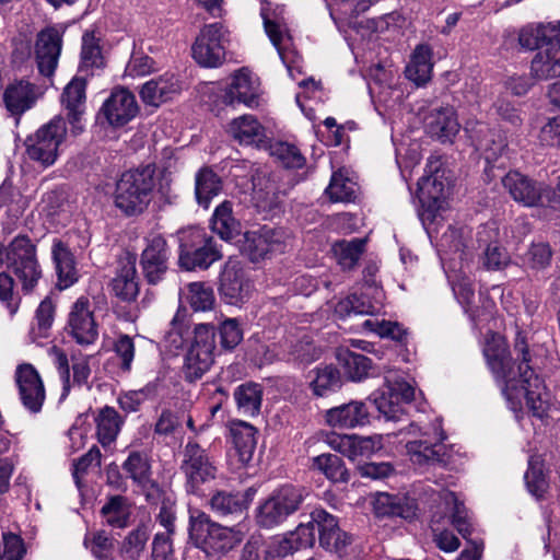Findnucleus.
Segmentation results:
<instances>
[{
    "label": "nucleus",
    "instance_id": "nucleus-1",
    "mask_svg": "<svg viewBox=\"0 0 560 560\" xmlns=\"http://www.w3.org/2000/svg\"><path fill=\"white\" fill-rule=\"evenodd\" d=\"M514 352L521 360L516 368L504 342L488 343L483 350L491 372L502 383L503 395L511 408L516 410L521 405V397L524 396L533 415L542 419L549 408V394L544 382L529 365L530 353L526 337L521 331L516 334Z\"/></svg>",
    "mask_w": 560,
    "mask_h": 560
},
{
    "label": "nucleus",
    "instance_id": "nucleus-2",
    "mask_svg": "<svg viewBox=\"0 0 560 560\" xmlns=\"http://www.w3.org/2000/svg\"><path fill=\"white\" fill-rule=\"evenodd\" d=\"M189 539L207 557L222 558L235 550L244 540L245 532L238 526H224L201 511L189 516Z\"/></svg>",
    "mask_w": 560,
    "mask_h": 560
},
{
    "label": "nucleus",
    "instance_id": "nucleus-3",
    "mask_svg": "<svg viewBox=\"0 0 560 560\" xmlns=\"http://www.w3.org/2000/svg\"><path fill=\"white\" fill-rule=\"evenodd\" d=\"M155 187V166L147 164L126 171L116 183L114 203L125 215L133 217L149 207Z\"/></svg>",
    "mask_w": 560,
    "mask_h": 560
},
{
    "label": "nucleus",
    "instance_id": "nucleus-4",
    "mask_svg": "<svg viewBox=\"0 0 560 560\" xmlns=\"http://www.w3.org/2000/svg\"><path fill=\"white\" fill-rule=\"evenodd\" d=\"M405 430L408 434L415 435V439L406 444L412 464L419 467L448 465L451 454L444 444L446 435L440 421L436 420L430 428L410 423Z\"/></svg>",
    "mask_w": 560,
    "mask_h": 560
},
{
    "label": "nucleus",
    "instance_id": "nucleus-5",
    "mask_svg": "<svg viewBox=\"0 0 560 560\" xmlns=\"http://www.w3.org/2000/svg\"><path fill=\"white\" fill-rule=\"evenodd\" d=\"M4 262L25 292H31L42 277L36 246L26 235L15 236L8 246L0 242V265Z\"/></svg>",
    "mask_w": 560,
    "mask_h": 560
},
{
    "label": "nucleus",
    "instance_id": "nucleus-6",
    "mask_svg": "<svg viewBox=\"0 0 560 560\" xmlns=\"http://www.w3.org/2000/svg\"><path fill=\"white\" fill-rule=\"evenodd\" d=\"M308 492L305 488L285 483L279 486L256 509V523L262 528H275L296 513Z\"/></svg>",
    "mask_w": 560,
    "mask_h": 560
},
{
    "label": "nucleus",
    "instance_id": "nucleus-7",
    "mask_svg": "<svg viewBox=\"0 0 560 560\" xmlns=\"http://www.w3.org/2000/svg\"><path fill=\"white\" fill-rule=\"evenodd\" d=\"M213 240L200 228H189L179 232L178 262L185 270L208 269L221 259Z\"/></svg>",
    "mask_w": 560,
    "mask_h": 560
},
{
    "label": "nucleus",
    "instance_id": "nucleus-8",
    "mask_svg": "<svg viewBox=\"0 0 560 560\" xmlns=\"http://www.w3.org/2000/svg\"><path fill=\"white\" fill-rule=\"evenodd\" d=\"M502 184L510 196L525 207L542 206L547 202L551 208L560 210V175L557 189L552 194L544 183L536 182L517 171L509 172L502 178Z\"/></svg>",
    "mask_w": 560,
    "mask_h": 560
},
{
    "label": "nucleus",
    "instance_id": "nucleus-9",
    "mask_svg": "<svg viewBox=\"0 0 560 560\" xmlns=\"http://www.w3.org/2000/svg\"><path fill=\"white\" fill-rule=\"evenodd\" d=\"M214 328L210 324H199L194 330V340L185 355L183 374L186 381L195 382L207 373L214 362Z\"/></svg>",
    "mask_w": 560,
    "mask_h": 560
},
{
    "label": "nucleus",
    "instance_id": "nucleus-10",
    "mask_svg": "<svg viewBox=\"0 0 560 560\" xmlns=\"http://www.w3.org/2000/svg\"><path fill=\"white\" fill-rule=\"evenodd\" d=\"M179 470L185 476L186 489L190 493H196L201 485L213 480L218 472L208 450L195 440H188L184 446Z\"/></svg>",
    "mask_w": 560,
    "mask_h": 560
},
{
    "label": "nucleus",
    "instance_id": "nucleus-11",
    "mask_svg": "<svg viewBox=\"0 0 560 560\" xmlns=\"http://www.w3.org/2000/svg\"><path fill=\"white\" fill-rule=\"evenodd\" d=\"M67 128L62 117H55L25 140L27 156L44 166L52 165L59 145L66 138Z\"/></svg>",
    "mask_w": 560,
    "mask_h": 560
},
{
    "label": "nucleus",
    "instance_id": "nucleus-12",
    "mask_svg": "<svg viewBox=\"0 0 560 560\" xmlns=\"http://www.w3.org/2000/svg\"><path fill=\"white\" fill-rule=\"evenodd\" d=\"M283 11L284 8L282 5L271 8V3L269 1H261L260 15L264 21L265 32L272 45L276 47L283 65L287 67L290 77L295 79L294 70L300 71V57L296 52L287 50L290 36L283 22Z\"/></svg>",
    "mask_w": 560,
    "mask_h": 560
},
{
    "label": "nucleus",
    "instance_id": "nucleus-13",
    "mask_svg": "<svg viewBox=\"0 0 560 560\" xmlns=\"http://www.w3.org/2000/svg\"><path fill=\"white\" fill-rule=\"evenodd\" d=\"M385 386L386 392L374 394V404L386 420L399 421L405 415L401 404L415 398V387L396 372L386 374Z\"/></svg>",
    "mask_w": 560,
    "mask_h": 560
},
{
    "label": "nucleus",
    "instance_id": "nucleus-14",
    "mask_svg": "<svg viewBox=\"0 0 560 560\" xmlns=\"http://www.w3.org/2000/svg\"><path fill=\"white\" fill-rule=\"evenodd\" d=\"M290 241L282 228L264 225L244 234L243 253L254 262L266 259L273 254L283 253Z\"/></svg>",
    "mask_w": 560,
    "mask_h": 560
},
{
    "label": "nucleus",
    "instance_id": "nucleus-15",
    "mask_svg": "<svg viewBox=\"0 0 560 560\" xmlns=\"http://www.w3.org/2000/svg\"><path fill=\"white\" fill-rule=\"evenodd\" d=\"M224 38L222 24L205 25L191 47L197 63L207 68L219 67L225 58Z\"/></svg>",
    "mask_w": 560,
    "mask_h": 560
},
{
    "label": "nucleus",
    "instance_id": "nucleus-16",
    "mask_svg": "<svg viewBox=\"0 0 560 560\" xmlns=\"http://www.w3.org/2000/svg\"><path fill=\"white\" fill-rule=\"evenodd\" d=\"M435 170L418 182V198L421 205L419 217L423 223L434 222L438 214L444 210L448 195V185Z\"/></svg>",
    "mask_w": 560,
    "mask_h": 560
},
{
    "label": "nucleus",
    "instance_id": "nucleus-17",
    "mask_svg": "<svg viewBox=\"0 0 560 560\" xmlns=\"http://www.w3.org/2000/svg\"><path fill=\"white\" fill-rule=\"evenodd\" d=\"M65 329L81 346H90L97 340L98 327L92 303L86 296H80L70 306Z\"/></svg>",
    "mask_w": 560,
    "mask_h": 560
},
{
    "label": "nucleus",
    "instance_id": "nucleus-18",
    "mask_svg": "<svg viewBox=\"0 0 560 560\" xmlns=\"http://www.w3.org/2000/svg\"><path fill=\"white\" fill-rule=\"evenodd\" d=\"M170 255L166 240L161 234L151 233L145 237L140 267L148 283L155 285L164 279L168 270Z\"/></svg>",
    "mask_w": 560,
    "mask_h": 560
},
{
    "label": "nucleus",
    "instance_id": "nucleus-19",
    "mask_svg": "<svg viewBox=\"0 0 560 560\" xmlns=\"http://www.w3.org/2000/svg\"><path fill=\"white\" fill-rule=\"evenodd\" d=\"M555 38L540 46L530 62V74L537 81L560 77V21L549 24Z\"/></svg>",
    "mask_w": 560,
    "mask_h": 560
},
{
    "label": "nucleus",
    "instance_id": "nucleus-20",
    "mask_svg": "<svg viewBox=\"0 0 560 560\" xmlns=\"http://www.w3.org/2000/svg\"><path fill=\"white\" fill-rule=\"evenodd\" d=\"M308 524L312 528H317L322 547L339 556L346 553L347 547L351 544V537L339 528L334 515L323 509H315L310 514Z\"/></svg>",
    "mask_w": 560,
    "mask_h": 560
},
{
    "label": "nucleus",
    "instance_id": "nucleus-21",
    "mask_svg": "<svg viewBox=\"0 0 560 560\" xmlns=\"http://www.w3.org/2000/svg\"><path fill=\"white\" fill-rule=\"evenodd\" d=\"M15 384L19 397L28 411L37 413L42 410L46 393L44 383L37 370L30 363L18 365L15 370Z\"/></svg>",
    "mask_w": 560,
    "mask_h": 560
},
{
    "label": "nucleus",
    "instance_id": "nucleus-22",
    "mask_svg": "<svg viewBox=\"0 0 560 560\" xmlns=\"http://www.w3.org/2000/svg\"><path fill=\"white\" fill-rule=\"evenodd\" d=\"M252 289L253 284L240 261L229 260L225 262L219 285V292L223 300L230 305H241L249 299Z\"/></svg>",
    "mask_w": 560,
    "mask_h": 560
},
{
    "label": "nucleus",
    "instance_id": "nucleus-23",
    "mask_svg": "<svg viewBox=\"0 0 560 560\" xmlns=\"http://www.w3.org/2000/svg\"><path fill=\"white\" fill-rule=\"evenodd\" d=\"M62 39L52 27L40 31L35 42V60L40 74L51 77L58 66Z\"/></svg>",
    "mask_w": 560,
    "mask_h": 560
},
{
    "label": "nucleus",
    "instance_id": "nucleus-24",
    "mask_svg": "<svg viewBox=\"0 0 560 560\" xmlns=\"http://www.w3.org/2000/svg\"><path fill=\"white\" fill-rule=\"evenodd\" d=\"M330 447L350 460L369 457L382 448V436H359L355 434H332L328 438Z\"/></svg>",
    "mask_w": 560,
    "mask_h": 560
},
{
    "label": "nucleus",
    "instance_id": "nucleus-25",
    "mask_svg": "<svg viewBox=\"0 0 560 560\" xmlns=\"http://www.w3.org/2000/svg\"><path fill=\"white\" fill-rule=\"evenodd\" d=\"M102 110L110 126L121 127L137 116L139 106L136 96L130 91L117 89L105 101Z\"/></svg>",
    "mask_w": 560,
    "mask_h": 560
},
{
    "label": "nucleus",
    "instance_id": "nucleus-26",
    "mask_svg": "<svg viewBox=\"0 0 560 560\" xmlns=\"http://www.w3.org/2000/svg\"><path fill=\"white\" fill-rule=\"evenodd\" d=\"M315 542L314 528L306 523H301L295 530L281 538H276L266 547L265 560L275 557H285L302 548L312 547Z\"/></svg>",
    "mask_w": 560,
    "mask_h": 560
},
{
    "label": "nucleus",
    "instance_id": "nucleus-27",
    "mask_svg": "<svg viewBox=\"0 0 560 560\" xmlns=\"http://www.w3.org/2000/svg\"><path fill=\"white\" fill-rule=\"evenodd\" d=\"M425 131L442 142L452 141L459 131L455 109L451 105L436 106L430 109L424 117Z\"/></svg>",
    "mask_w": 560,
    "mask_h": 560
},
{
    "label": "nucleus",
    "instance_id": "nucleus-28",
    "mask_svg": "<svg viewBox=\"0 0 560 560\" xmlns=\"http://www.w3.org/2000/svg\"><path fill=\"white\" fill-rule=\"evenodd\" d=\"M61 104L66 117L74 133L83 130L82 116L85 112V81L80 78L72 79L61 94Z\"/></svg>",
    "mask_w": 560,
    "mask_h": 560
},
{
    "label": "nucleus",
    "instance_id": "nucleus-29",
    "mask_svg": "<svg viewBox=\"0 0 560 560\" xmlns=\"http://www.w3.org/2000/svg\"><path fill=\"white\" fill-rule=\"evenodd\" d=\"M369 416L366 405L363 401L353 400L328 409L325 420L334 428L353 429L369 423Z\"/></svg>",
    "mask_w": 560,
    "mask_h": 560
},
{
    "label": "nucleus",
    "instance_id": "nucleus-30",
    "mask_svg": "<svg viewBox=\"0 0 560 560\" xmlns=\"http://www.w3.org/2000/svg\"><path fill=\"white\" fill-rule=\"evenodd\" d=\"M229 132L240 144L267 148L269 138L266 128L253 115H243L233 119Z\"/></svg>",
    "mask_w": 560,
    "mask_h": 560
},
{
    "label": "nucleus",
    "instance_id": "nucleus-31",
    "mask_svg": "<svg viewBox=\"0 0 560 560\" xmlns=\"http://www.w3.org/2000/svg\"><path fill=\"white\" fill-rule=\"evenodd\" d=\"M226 98L231 104L237 101L248 107L259 106L260 83L258 78L245 69L237 71L228 90Z\"/></svg>",
    "mask_w": 560,
    "mask_h": 560
},
{
    "label": "nucleus",
    "instance_id": "nucleus-32",
    "mask_svg": "<svg viewBox=\"0 0 560 560\" xmlns=\"http://www.w3.org/2000/svg\"><path fill=\"white\" fill-rule=\"evenodd\" d=\"M126 476L130 478L142 491L156 486L152 478V464L150 454L144 450L129 451L127 458L121 465Z\"/></svg>",
    "mask_w": 560,
    "mask_h": 560
},
{
    "label": "nucleus",
    "instance_id": "nucleus-33",
    "mask_svg": "<svg viewBox=\"0 0 560 560\" xmlns=\"http://www.w3.org/2000/svg\"><path fill=\"white\" fill-rule=\"evenodd\" d=\"M179 91L177 78L172 73H164L145 82L140 90V96L144 104L158 107L172 100Z\"/></svg>",
    "mask_w": 560,
    "mask_h": 560
},
{
    "label": "nucleus",
    "instance_id": "nucleus-34",
    "mask_svg": "<svg viewBox=\"0 0 560 560\" xmlns=\"http://www.w3.org/2000/svg\"><path fill=\"white\" fill-rule=\"evenodd\" d=\"M51 257L58 278L59 289H67L79 279L75 258L68 244L60 238H54Z\"/></svg>",
    "mask_w": 560,
    "mask_h": 560
},
{
    "label": "nucleus",
    "instance_id": "nucleus-35",
    "mask_svg": "<svg viewBox=\"0 0 560 560\" xmlns=\"http://www.w3.org/2000/svg\"><path fill=\"white\" fill-rule=\"evenodd\" d=\"M39 95L35 84L21 80L7 86L3 102L12 115L20 116L35 105Z\"/></svg>",
    "mask_w": 560,
    "mask_h": 560
},
{
    "label": "nucleus",
    "instance_id": "nucleus-36",
    "mask_svg": "<svg viewBox=\"0 0 560 560\" xmlns=\"http://www.w3.org/2000/svg\"><path fill=\"white\" fill-rule=\"evenodd\" d=\"M480 246H486L482 256V266L488 270H498L508 266L510 261L506 250L493 238L497 237V229L483 226L478 231Z\"/></svg>",
    "mask_w": 560,
    "mask_h": 560
},
{
    "label": "nucleus",
    "instance_id": "nucleus-37",
    "mask_svg": "<svg viewBox=\"0 0 560 560\" xmlns=\"http://www.w3.org/2000/svg\"><path fill=\"white\" fill-rule=\"evenodd\" d=\"M231 442L242 465L248 464L256 448V430L252 424L243 421L233 422L230 429Z\"/></svg>",
    "mask_w": 560,
    "mask_h": 560
},
{
    "label": "nucleus",
    "instance_id": "nucleus-38",
    "mask_svg": "<svg viewBox=\"0 0 560 560\" xmlns=\"http://www.w3.org/2000/svg\"><path fill=\"white\" fill-rule=\"evenodd\" d=\"M432 49L429 45L416 46L410 61L406 67V77L417 85L425 84L432 74Z\"/></svg>",
    "mask_w": 560,
    "mask_h": 560
},
{
    "label": "nucleus",
    "instance_id": "nucleus-39",
    "mask_svg": "<svg viewBox=\"0 0 560 560\" xmlns=\"http://www.w3.org/2000/svg\"><path fill=\"white\" fill-rule=\"evenodd\" d=\"M222 189L220 176L210 167H201L195 175V197L197 203L208 209L211 200L217 197Z\"/></svg>",
    "mask_w": 560,
    "mask_h": 560
},
{
    "label": "nucleus",
    "instance_id": "nucleus-40",
    "mask_svg": "<svg viewBox=\"0 0 560 560\" xmlns=\"http://www.w3.org/2000/svg\"><path fill=\"white\" fill-rule=\"evenodd\" d=\"M101 516L104 523L112 528H126L130 524L131 504L124 495H112L102 506Z\"/></svg>",
    "mask_w": 560,
    "mask_h": 560
},
{
    "label": "nucleus",
    "instance_id": "nucleus-41",
    "mask_svg": "<svg viewBox=\"0 0 560 560\" xmlns=\"http://www.w3.org/2000/svg\"><path fill=\"white\" fill-rule=\"evenodd\" d=\"M211 229L223 241L231 242L241 234V224L233 217L232 203L223 201L220 203L212 215Z\"/></svg>",
    "mask_w": 560,
    "mask_h": 560
},
{
    "label": "nucleus",
    "instance_id": "nucleus-42",
    "mask_svg": "<svg viewBox=\"0 0 560 560\" xmlns=\"http://www.w3.org/2000/svg\"><path fill=\"white\" fill-rule=\"evenodd\" d=\"M113 291L125 302L135 301L139 294V283L135 261L124 265L113 280Z\"/></svg>",
    "mask_w": 560,
    "mask_h": 560
},
{
    "label": "nucleus",
    "instance_id": "nucleus-43",
    "mask_svg": "<svg viewBox=\"0 0 560 560\" xmlns=\"http://www.w3.org/2000/svg\"><path fill=\"white\" fill-rule=\"evenodd\" d=\"M121 418L112 407L103 408L96 417V434L102 446H109L120 431Z\"/></svg>",
    "mask_w": 560,
    "mask_h": 560
},
{
    "label": "nucleus",
    "instance_id": "nucleus-44",
    "mask_svg": "<svg viewBox=\"0 0 560 560\" xmlns=\"http://www.w3.org/2000/svg\"><path fill=\"white\" fill-rule=\"evenodd\" d=\"M313 372L315 376L311 382V387L316 396H326L341 388L342 377L336 366L331 364L320 365Z\"/></svg>",
    "mask_w": 560,
    "mask_h": 560
},
{
    "label": "nucleus",
    "instance_id": "nucleus-45",
    "mask_svg": "<svg viewBox=\"0 0 560 560\" xmlns=\"http://www.w3.org/2000/svg\"><path fill=\"white\" fill-rule=\"evenodd\" d=\"M209 505L217 515L228 516L247 509V501L241 492L217 491L210 498Z\"/></svg>",
    "mask_w": 560,
    "mask_h": 560
},
{
    "label": "nucleus",
    "instance_id": "nucleus-46",
    "mask_svg": "<svg viewBox=\"0 0 560 560\" xmlns=\"http://www.w3.org/2000/svg\"><path fill=\"white\" fill-rule=\"evenodd\" d=\"M338 360L351 381L360 382L372 375V361L368 357L349 350H340Z\"/></svg>",
    "mask_w": 560,
    "mask_h": 560
},
{
    "label": "nucleus",
    "instance_id": "nucleus-47",
    "mask_svg": "<svg viewBox=\"0 0 560 560\" xmlns=\"http://www.w3.org/2000/svg\"><path fill=\"white\" fill-rule=\"evenodd\" d=\"M238 409L246 416H255L259 412L262 401V387L257 383H245L234 392Z\"/></svg>",
    "mask_w": 560,
    "mask_h": 560
},
{
    "label": "nucleus",
    "instance_id": "nucleus-48",
    "mask_svg": "<svg viewBox=\"0 0 560 560\" xmlns=\"http://www.w3.org/2000/svg\"><path fill=\"white\" fill-rule=\"evenodd\" d=\"M365 238L339 241L332 245L338 264L345 270L353 269L365 249Z\"/></svg>",
    "mask_w": 560,
    "mask_h": 560
},
{
    "label": "nucleus",
    "instance_id": "nucleus-49",
    "mask_svg": "<svg viewBox=\"0 0 560 560\" xmlns=\"http://www.w3.org/2000/svg\"><path fill=\"white\" fill-rule=\"evenodd\" d=\"M312 467L334 482H348L349 471L343 460L335 454H322L313 458Z\"/></svg>",
    "mask_w": 560,
    "mask_h": 560
},
{
    "label": "nucleus",
    "instance_id": "nucleus-50",
    "mask_svg": "<svg viewBox=\"0 0 560 560\" xmlns=\"http://www.w3.org/2000/svg\"><path fill=\"white\" fill-rule=\"evenodd\" d=\"M253 200L259 211L269 213L279 209L280 197L276 184L268 179L262 185L259 180L254 185Z\"/></svg>",
    "mask_w": 560,
    "mask_h": 560
},
{
    "label": "nucleus",
    "instance_id": "nucleus-51",
    "mask_svg": "<svg viewBox=\"0 0 560 560\" xmlns=\"http://www.w3.org/2000/svg\"><path fill=\"white\" fill-rule=\"evenodd\" d=\"M270 154L288 168H301L305 164V158L300 150L291 143L277 141L268 143Z\"/></svg>",
    "mask_w": 560,
    "mask_h": 560
},
{
    "label": "nucleus",
    "instance_id": "nucleus-52",
    "mask_svg": "<svg viewBox=\"0 0 560 560\" xmlns=\"http://www.w3.org/2000/svg\"><path fill=\"white\" fill-rule=\"evenodd\" d=\"M149 532L145 526H138L122 540L120 552L125 560H138L144 551Z\"/></svg>",
    "mask_w": 560,
    "mask_h": 560
},
{
    "label": "nucleus",
    "instance_id": "nucleus-53",
    "mask_svg": "<svg viewBox=\"0 0 560 560\" xmlns=\"http://www.w3.org/2000/svg\"><path fill=\"white\" fill-rule=\"evenodd\" d=\"M375 510L380 515L399 516L409 518L415 514L411 505L402 503V500L396 495L381 493L375 502Z\"/></svg>",
    "mask_w": 560,
    "mask_h": 560
},
{
    "label": "nucleus",
    "instance_id": "nucleus-54",
    "mask_svg": "<svg viewBox=\"0 0 560 560\" xmlns=\"http://www.w3.org/2000/svg\"><path fill=\"white\" fill-rule=\"evenodd\" d=\"M103 56L101 48L96 43L93 33H84L82 36V50L80 69L82 71H92L103 67Z\"/></svg>",
    "mask_w": 560,
    "mask_h": 560
},
{
    "label": "nucleus",
    "instance_id": "nucleus-55",
    "mask_svg": "<svg viewBox=\"0 0 560 560\" xmlns=\"http://www.w3.org/2000/svg\"><path fill=\"white\" fill-rule=\"evenodd\" d=\"M444 501L447 505H451V522L453 526L466 539L471 534V523L467 509L457 500L453 492H447L444 495Z\"/></svg>",
    "mask_w": 560,
    "mask_h": 560
},
{
    "label": "nucleus",
    "instance_id": "nucleus-56",
    "mask_svg": "<svg viewBox=\"0 0 560 560\" xmlns=\"http://www.w3.org/2000/svg\"><path fill=\"white\" fill-rule=\"evenodd\" d=\"M528 491L537 499L544 498L549 488V483L542 470V465L538 458L532 457L528 463V469L524 476Z\"/></svg>",
    "mask_w": 560,
    "mask_h": 560
},
{
    "label": "nucleus",
    "instance_id": "nucleus-57",
    "mask_svg": "<svg viewBox=\"0 0 560 560\" xmlns=\"http://www.w3.org/2000/svg\"><path fill=\"white\" fill-rule=\"evenodd\" d=\"M362 326L381 338H388L398 342H404L408 335L407 330L397 322L366 319Z\"/></svg>",
    "mask_w": 560,
    "mask_h": 560
},
{
    "label": "nucleus",
    "instance_id": "nucleus-58",
    "mask_svg": "<svg viewBox=\"0 0 560 560\" xmlns=\"http://www.w3.org/2000/svg\"><path fill=\"white\" fill-rule=\"evenodd\" d=\"M187 299L196 312L211 310L215 301L212 288L203 282L189 283Z\"/></svg>",
    "mask_w": 560,
    "mask_h": 560
},
{
    "label": "nucleus",
    "instance_id": "nucleus-59",
    "mask_svg": "<svg viewBox=\"0 0 560 560\" xmlns=\"http://www.w3.org/2000/svg\"><path fill=\"white\" fill-rule=\"evenodd\" d=\"M354 186V183L343 177L342 174L334 173L325 191L334 202H348L355 197Z\"/></svg>",
    "mask_w": 560,
    "mask_h": 560
},
{
    "label": "nucleus",
    "instance_id": "nucleus-60",
    "mask_svg": "<svg viewBox=\"0 0 560 560\" xmlns=\"http://www.w3.org/2000/svg\"><path fill=\"white\" fill-rule=\"evenodd\" d=\"M84 545L97 560H113L114 558V540L103 530L94 533L91 539L85 537Z\"/></svg>",
    "mask_w": 560,
    "mask_h": 560
},
{
    "label": "nucleus",
    "instance_id": "nucleus-61",
    "mask_svg": "<svg viewBox=\"0 0 560 560\" xmlns=\"http://www.w3.org/2000/svg\"><path fill=\"white\" fill-rule=\"evenodd\" d=\"M220 343L225 350L234 349L243 339V330L235 318H225L220 327Z\"/></svg>",
    "mask_w": 560,
    "mask_h": 560
},
{
    "label": "nucleus",
    "instance_id": "nucleus-62",
    "mask_svg": "<svg viewBox=\"0 0 560 560\" xmlns=\"http://www.w3.org/2000/svg\"><path fill=\"white\" fill-rule=\"evenodd\" d=\"M552 252L548 244H533L523 257V262L533 269H544L549 266Z\"/></svg>",
    "mask_w": 560,
    "mask_h": 560
},
{
    "label": "nucleus",
    "instance_id": "nucleus-63",
    "mask_svg": "<svg viewBox=\"0 0 560 560\" xmlns=\"http://www.w3.org/2000/svg\"><path fill=\"white\" fill-rule=\"evenodd\" d=\"M464 128L478 150H490V144L493 142V140L489 138L491 131L487 124L482 121L469 120L466 122Z\"/></svg>",
    "mask_w": 560,
    "mask_h": 560
},
{
    "label": "nucleus",
    "instance_id": "nucleus-64",
    "mask_svg": "<svg viewBox=\"0 0 560 560\" xmlns=\"http://www.w3.org/2000/svg\"><path fill=\"white\" fill-rule=\"evenodd\" d=\"M339 312L347 311L348 314H373L376 312L377 306L366 299L365 294L353 293L347 298L345 302L338 305Z\"/></svg>",
    "mask_w": 560,
    "mask_h": 560
}]
</instances>
